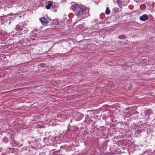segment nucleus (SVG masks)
Listing matches in <instances>:
<instances>
[{
	"label": "nucleus",
	"instance_id": "1",
	"mask_svg": "<svg viewBox=\"0 0 155 155\" xmlns=\"http://www.w3.org/2000/svg\"><path fill=\"white\" fill-rule=\"evenodd\" d=\"M78 11L76 13V15L81 18H86L90 16L89 8L84 5H80Z\"/></svg>",
	"mask_w": 155,
	"mask_h": 155
},
{
	"label": "nucleus",
	"instance_id": "2",
	"mask_svg": "<svg viewBox=\"0 0 155 155\" xmlns=\"http://www.w3.org/2000/svg\"><path fill=\"white\" fill-rule=\"evenodd\" d=\"M14 15L12 13L8 14L2 16L1 19L3 21V22L5 25H9L10 24L12 21L15 19Z\"/></svg>",
	"mask_w": 155,
	"mask_h": 155
},
{
	"label": "nucleus",
	"instance_id": "3",
	"mask_svg": "<svg viewBox=\"0 0 155 155\" xmlns=\"http://www.w3.org/2000/svg\"><path fill=\"white\" fill-rule=\"evenodd\" d=\"M39 20L42 25H45L51 21V18L47 15L41 17Z\"/></svg>",
	"mask_w": 155,
	"mask_h": 155
},
{
	"label": "nucleus",
	"instance_id": "4",
	"mask_svg": "<svg viewBox=\"0 0 155 155\" xmlns=\"http://www.w3.org/2000/svg\"><path fill=\"white\" fill-rule=\"evenodd\" d=\"M117 2L120 7L127 5L130 2V0H115L114 2Z\"/></svg>",
	"mask_w": 155,
	"mask_h": 155
},
{
	"label": "nucleus",
	"instance_id": "5",
	"mask_svg": "<svg viewBox=\"0 0 155 155\" xmlns=\"http://www.w3.org/2000/svg\"><path fill=\"white\" fill-rule=\"evenodd\" d=\"M71 6L70 8L71 9L73 10L75 12L74 14L76 15V13L78 12L79 8L80 5H79L75 2H73L71 3Z\"/></svg>",
	"mask_w": 155,
	"mask_h": 155
},
{
	"label": "nucleus",
	"instance_id": "6",
	"mask_svg": "<svg viewBox=\"0 0 155 155\" xmlns=\"http://www.w3.org/2000/svg\"><path fill=\"white\" fill-rule=\"evenodd\" d=\"M40 36V33L37 31L36 30L32 31L31 33L30 38L32 40H34L35 39L32 38V37L38 38Z\"/></svg>",
	"mask_w": 155,
	"mask_h": 155
},
{
	"label": "nucleus",
	"instance_id": "7",
	"mask_svg": "<svg viewBox=\"0 0 155 155\" xmlns=\"http://www.w3.org/2000/svg\"><path fill=\"white\" fill-rule=\"evenodd\" d=\"M23 28H22V25H17L16 26V30L17 31V33H19L20 34H23V32H21L22 31V29H23Z\"/></svg>",
	"mask_w": 155,
	"mask_h": 155
},
{
	"label": "nucleus",
	"instance_id": "8",
	"mask_svg": "<svg viewBox=\"0 0 155 155\" xmlns=\"http://www.w3.org/2000/svg\"><path fill=\"white\" fill-rule=\"evenodd\" d=\"M148 17L146 14H143L142 16L140 17L139 19L140 21H145L148 20Z\"/></svg>",
	"mask_w": 155,
	"mask_h": 155
},
{
	"label": "nucleus",
	"instance_id": "9",
	"mask_svg": "<svg viewBox=\"0 0 155 155\" xmlns=\"http://www.w3.org/2000/svg\"><path fill=\"white\" fill-rule=\"evenodd\" d=\"M53 2L49 1L46 3L45 6L46 8L47 9H49L50 8V7L53 5Z\"/></svg>",
	"mask_w": 155,
	"mask_h": 155
},
{
	"label": "nucleus",
	"instance_id": "10",
	"mask_svg": "<svg viewBox=\"0 0 155 155\" xmlns=\"http://www.w3.org/2000/svg\"><path fill=\"white\" fill-rule=\"evenodd\" d=\"M58 8L59 6L58 5H53L51 8V10L53 12H56L57 11Z\"/></svg>",
	"mask_w": 155,
	"mask_h": 155
},
{
	"label": "nucleus",
	"instance_id": "11",
	"mask_svg": "<svg viewBox=\"0 0 155 155\" xmlns=\"http://www.w3.org/2000/svg\"><path fill=\"white\" fill-rule=\"evenodd\" d=\"M43 140L45 143H51L52 142V141L49 140V139L47 137L44 138Z\"/></svg>",
	"mask_w": 155,
	"mask_h": 155
},
{
	"label": "nucleus",
	"instance_id": "12",
	"mask_svg": "<svg viewBox=\"0 0 155 155\" xmlns=\"http://www.w3.org/2000/svg\"><path fill=\"white\" fill-rule=\"evenodd\" d=\"M152 114H153V112L152 110H151L149 109L145 111V114L146 115H148Z\"/></svg>",
	"mask_w": 155,
	"mask_h": 155
},
{
	"label": "nucleus",
	"instance_id": "13",
	"mask_svg": "<svg viewBox=\"0 0 155 155\" xmlns=\"http://www.w3.org/2000/svg\"><path fill=\"white\" fill-rule=\"evenodd\" d=\"M118 38L121 39H124L126 38V36L124 35H120L119 36Z\"/></svg>",
	"mask_w": 155,
	"mask_h": 155
},
{
	"label": "nucleus",
	"instance_id": "14",
	"mask_svg": "<svg viewBox=\"0 0 155 155\" xmlns=\"http://www.w3.org/2000/svg\"><path fill=\"white\" fill-rule=\"evenodd\" d=\"M105 13L107 15H109L110 13V11L108 7L106 8V10L105 12Z\"/></svg>",
	"mask_w": 155,
	"mask_h": 155
},
{
	"label": "nucleus",
	"instance_id": "15",
	"mask_svg": "<svg viewBox=\"0 0 155 155\" xmlns=\"http://www.w3.org/2000/svg\"><path fill=\"white\" fill-rule=\"evenodd\" d=\"M2 142H3L5 143H7L8 142L7 138L6 137H4L3 138Z\"/></svg>",
	"mask_w": 155,
	"mask_h": 155
},
{
	"label": "nucleus",
	"instance_id": "16",
	"mask_svg": "<svg viewBox=\"0 0 155 155\" xmlns=\"http://www.w3.org/2000/svg\"><path fill=\"white\" fill-rule=\"evenodd\" d=\"M22 28H23V29H22V32L23 33V32H24V33H25V31H26V28L25 27H24V26H22Z\"/></svg>",
	"mask_w": 155,
	"mask_h": 155
},
{
	"label": "nucleus",
	"instance_id": "17",
	"mask_svg": "<svg viewBox=\"0 0 155 155\" xmlns=\"http://www.w3.org/2000/svg\"><path fill=\"white\" fill-rule=\"evenodd\" d=\"M136 133L137 134H140L141 133V131L140 130H138L136 132Z\"/></svg>",
	"mask_w": 155,
	"mask_h": 155
},
{
	"label": "nucleus",
	"instance_id": "18",
	"mask_svg": "<svg viewBox=\"0 0 155 155\" xmlns=\"http://www.w3.org/2000/svg\"><path fill=\"white\" fill-rule=\"evenodd\" d=\"M47 138H48V139H49V140H51L52 141H53V140L51 139L52 137L51 136H49L48 137H47Z\"/></svg>",
	"mask_w": 155,
	"mask_h": 155
},
{
	"label": "nucleus",
	"instance_id": "19",
	"mask_svg": "<svg viewBox=\"0 0 155 155\" xmlns=\"http://www.w3.org/2000/svg\"><path fill=\"white\" fill-rule=\"evenodd\" d=\"M135 113H138V112L137 111H136Z\"/></svg>",
	"mask_w": 155,
	"mask_h": 155
}]
</instances>
